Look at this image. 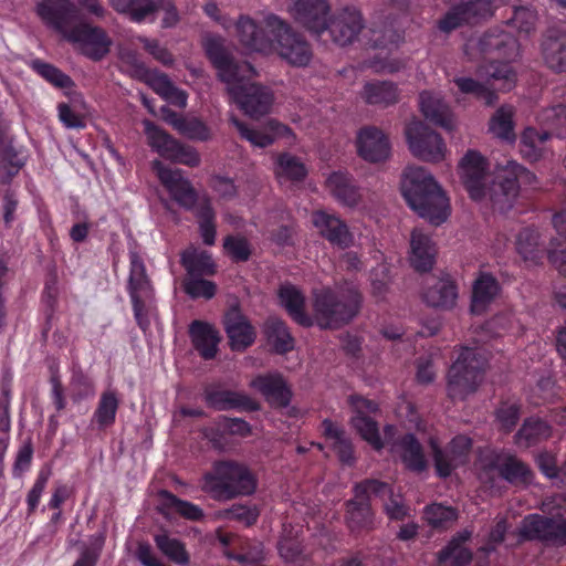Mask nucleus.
<instances>
[{"label": "nucleus", "instance_id": "f257e3e1", "mask_svg": "<svg viewBox=\"0 0 566 566\" xmlns=\"http://www.w3.org/2000/svg\"><path fill=\"white\" fill-rule=\"evenodd\" d=\"M401 193L408 206L431 224L440 226L450 216L448 197L423 167L412 166L403 171Z\"/></svg>", "mask_w": 566, "mask_h": 566}, {"label": "nucleus", "instance_id": "f03ea898", "mask_svg": "<svg viewBox=\"0 0 566 566\" xmlns=\"http://www.w3.org/2000/svg\"><path fill=\"white\" fill-rule=\"evenodd\" d=\"M363 303L354 285L323 287L313 292L314 324L322 329H336L350 323Z\"/></svg>", "mask_w": 566, "mask_h": 566}, {"label": "nucleus", "instance_id": "7ed1b4c3", "mask_svg": "<svg viewBox=\"0 0 566 566\" xmlns=\"http://www.w3.org/2000/svg\"><path fill=\"white\" fill-rule=\"evenodd\" d=\"M201 481V490L218 502L251 495L258 485L255 476L245 464L231 460L214 462Z\"/></svg>", "mask_w": 566, "mask_h": 566}, {"label": "nucleus", "instance_id": "20e7f679", "mask_svg": "<svg viewBox=\"0 0 566 566\" xmlns=\"http://www.w3.org/2000/svg\"><path fill=\"white\" fill-rule=\"evenodd\" d=\"M489 366L488 353L479 347H462L448 371V396L463 400L478 390Z\"/></svg>", "mask_w": 566, "mask_h": 566}, {"label": "nucleus", "instance_id": "39448f33", "mask_svg": "<svg viewBox=\"0 0 566 566\" xmlns=\"http://www.w3.org/2000/svg\"><path fill=\"white\" fill-rule=\"evenodd\" d=\"M128 256L129 272L126 291L130 298L134 318L137 325L146 331L150 325L149 315L155 307V287L139 253L129 251Z\"/></svg>", "mask_w": 566, "mask_h": 566}, {"label": "nucleus", "instance_id": "423d86ee", "mask_svg": "<svg viewBox=\"0 0 566 566\" xmlns=\"http://www.w3.org/2000/svg\"><path fill=\"white\" fill-rule=\"evenodd\" d=\"M537 184L532 171L515 161H507L497 170L489 188V200L495 210L505 212L513 207L522 186L535 188Z\"/></svg>", "mask_w": 566, "mask_h": 566}, {"label": "nucleus", "instance_id": "0eeeda50", "mask_svg": "<svg viewBox=\"0 0 566 566\" xmlns=\"http://www.w3.org/2000/svg\"><path fill=\"white\" fill-rule=\"evenodd\" d=\"M265 27L274 36L273 53L295 67L307 66L313 59V51L310 43L280 17L268 14Z\"/></svg>", "mask_w": 566, "mask_h": 566}, {"label": "nucleus", "instance_id": "6e6552de", "mask_svg": "<svg viewBox=\"0 0 566 566\" xmlns=\"http://www.w3.org/2000/svg\"><path fill=\"white\" fill-rule=\"evenodd\" d=\"M255 75L256 72L252 66L251 72H240L237 80L226 83L233 102L252 118L268 114L274 101L273 93L269 87L251 82Z\"/></svg>", "mask_w": 566, "mask_h": 566}, {"label": "nucleus", "instance_id": "1a4fd4ad", "mask_svg": "<svg viewBox=\"0 0 566 566\" xmlns=\"http://www.w3.org/2000/svg\"><path fill=\"white\" fill-rule=\"evenodd\" d=\"M388 484L378 480H365L354 485V499L346 502V523L352 532H368L375 528L370 494L386 492Z\"/></svg>", "mask_w": 566, "mask_h": 566}, {"label": "nucleus", "instance_id": "9d476101", "mask_svg": "<svg viewBox=\"0 0 566 566\" xmlns=\"http://www.w3.org/2000/svg\"><path fill=\"white\" fill-rule=\"evenodd\" d=\"M518 535L525 541H536L556 547L566 546V516L533 513L526 515L520 525Z\"/></svg>", "mask_w": 566, "mask_h": 566}, {"label": "nucleus", "instance_id": "9b49d317", "mask_svg": "<svg viewBox=\"0 0 566 566\" xmlns=\"http://www.w3.org/2000/svg\"><path fill=\"white\" fill-rule=\"evenodd\" d=\"M410 151L419 159L438 163L444 158L446 144L442 137L419 120L410 122L405 129Z\"/></svg>", "mask_w": 566, "mask_h": 566}, {"label": "nucleus", "instance_id": "f8f14e48", "mask_svg": "<svg viewBox=\"0 0 566 566\" xmlns=\"http://www.w3.org/2000/svg\"><path fill=\"white\" fill-rule=\"evenodd\" d=\"M65 40L76 44L80 51L93 61H99L106 56L113 43L102 28L88 23H80L73 27L66 33Z\"/></svg>", "mask_w": 566, "mask_h": 566}, {"label": "nucleus", "instance_id": "ddd939ff", "mask_svg": "<svg viewBox=\"0 0 566 566\" xmlns=\"http://www.w3.org/2000/svg\"><path fill=\"white\" fill-rule=\"evenodd\" d=\"M429 443L437 473L441 478L451 475L453 470L469 461L472 440L465 436L454 437L444 450L439 447L434 438H430Z\"/></svg>", "mask_w": 566, "mask_h": 566}, {"label": "nucleus", "instance_id": "4468645a", "mask_svg": "<svg viewBox=\"0 0 566 566\" xmlns=\"http://www.w3.org/2000/svg\"><path fill=\"white\" fill-rule=\"evenodd\" d=\"M153 169L170 197L184 209L192 210L198 201V193L181 169H170L159 160L153 161Z\"/></svg>", "mask_w": 566, "mask_h": 566}, {"label": "nucleus", "instance_id": "2eb2a0df", "mask_svg": "<svg viewBox=\"0 0 566 566\" xmlns=\"http://www.w3.org/2000/svg\"><path fill=\"white\" fill-rule=\"evenodd\" d=\"M364 28L363 14L355 7L343 8L326 21V32L331 35L332 41L340 46L353 43Z\"/></svg>", "mask_w": 566, "mask_h": 566}, {"label": "nucleus", "instance_id": "dca6fc26", "mask_svg": "<svg viewBox=\"0 0 566 566\" xmlns=\"http://www.w3.org/2000/svg\"><path fill=\"white\" fill-rule=\"evenodd\" d=\"M235 33L240 44L250 52L262 54H272L274 48V36L263 23L247 14H241L235 22Z\"/></svg>", "mask_w": 566, "mask_h": 566}, {"label": "nucleus", "instance_id": "f3484780", "mask_svg": "<svg viewBox=\"0 0 566 566\" xmlns=\"http://www.w3.org/2000/svg\"><path fill=\"white\" fill-rule=\"evenodd\" d=\"M329 10L327 0H298L290 8L295 21L316 38H321L326 32Z\"/></svg>", "mask_w": 566, "mask_h": 566}, {"label": "nucleus", "instance_id": "a211bd4d", "mask_svg": "<svg viewBox=\"0 0 566 566\" xmlns=\"http://www.w3.org/2000/svg\"><path fill=\"white\" fill-rule=\"evenodd\" d=\"M486 170L485 158L475 150H469L461 160V180L473 200L489 197V190H485Z\"/></svg>", "mask_w": 566, "mask_h": 566}, {"label": "nucleus", "instance_id": "6ab92c4d", "mask_svg": "<svg viewBox=\"0 0 566 566\" xmlns=\"http://www.w3.org/2000/svg\"><path fill=\"white\" fill-rule=\"evenodd\" d=\"M205 51L209 60L218 70L220 80L224 83H231L237 80L240 72H251L252 65L248 62H234L223 46V40L220 36H209L205 41Z\"/></svg>", "mask_w": 566, "mask_h": 566}, {"label": "nucleus", "instance_id": "aec40b11", "mask_svg": "<svg viewBox=\"0 0 566 566\" xmlns=\"http://www.w3.org/2000/svg\"><path fill=\"white\" fill-rule=\"evenodd\" d=\"M36 13L50 28L66 38L76 15V8L70 0H41L36 4Z\"/></svg>", "mask_w": 566, "mask_h": 566}, {"label": "nucleus", "instance_id": "412c9836", "mask_svg": "<svg viewBox=\"0 0 566 566\" xmlns=\"http://www.w3.org/2000/svg\"><path fill=\"white\" fill-rule=\"evenodd\" d=\"M312 223L318 233L332 245L347 249L354 242V235L346 222L334 213H328L324 210L313 211Z\"/></svg>", "mask_w": 566, "mask_h": 566}, {"label": "nucleus", "instance_id": "4be33fe9", "mask_svg": "<svg viewBox=\"0 0 566 566\" xmlns=\"http://www.w3.org/2000/svg\"><path fill=\"white\" fill-rule=\"evenodd\" d=\"M223 324L232 350L243 352L254 343L255 331L238 307L226 313Z\"/></svg>", "mask_w": 566, "mask_h": 566}, {"label": "nucleus", "instance_id": "5701e85b", "mask_svg": "<svg viewBox=\"0 0 566 566\" xmlns=\"http://www.w3.org/2000/svg\"><path fill=\"white\" fill-rule=\"evenodd\" d=\"M325 188L344 207L355 208L363 200L360 188L347 171L338 170L331 172L325 179Z\"/></svg>", "mask_w": 566, "mask_h": 566}, {"label": "nucleus", "instance_id": "b1692460", "mask_svg": "<svg viewBox=\"0 0 566 566\" xmlns=\"http://www.w3.org/2000/svg\"><path fill=\"white\" fill-rule=\"evenodd\" d=\"M206 403L216 410L258 411L260 403L248 394L234 390L207 388L203 394Z\"/></svg>", "mask_w": 566, "mask_h": 566}, {"label": "nucleus", "instance_id": "393cba45", "mask_svg": "<svg viewBox=\"0 0 566 566\" xmlns=\"http://www.w3.org/2000/svg\"><path fill=\"white\" fill-rule=\"evenodd\" d=\"M273 408H286L292 398L291 388L280 374L259 375L250 382Z\"/></svg>", "mask_w": 566, "mask_h": 566}, {"label": "nucleus", "instance_id": "a878e982", "mask_svg": "<svg viewBox=\"0 0 566 566\" xmlns=\"http://www.w3.org/2000/svg\"><path fill=\"white\" fill-rule=\"evenodd\" d=\"M230 122L239 130L240 136L251 143V145L265 148L272 145L276 138L292 135V130L286 125L276 120H269L262 129L248 127L240 122L234 115L230 116Z\"/></svg>", "mask_w": 566, "mask_h": 566}, {"label": "nucleus", "instance_id": "bb28decb", "mask_svg": "<svg viewBox=\"0 0 566 566\" xmlns=\"http://www.w3.org/2000/svg\"><path fill=\"white\" fill-rule=\"evenodd\" d=\"M390 452L398 457L409 471L421 473L428 468L422 446L412 433H406L394 441L390 444Z\"/></svg>", "mask_w": 566, "mask_h": 566}, {"label": "nucleus", "instance_id": "cd10ccee", "mask_svg": "<svg viewBox=\"0 0 566 566\" xmlns=\"http://www.w3.org/2000/svg\"><path fill=\"white\" fill-rule=\"evenodd\" d=\"M478 46L483 54H495L497 57L505 60H514L520 51L516 38L501 29H492L485 32L480 38Z\"/></svg>", "mask_w": 566, "mask_h": 566}, {"label": "nucleus", "instance_id": "c85d7f7f", "mask_svg": "<svg viewBox=\"0 0 566 566\" xmlns=\"http://www.w3.org/2000/svg\"><path fill=\"white\" fill-rule=\"evenodd\" d=\"M357 148L359 156L370 163L384 161L390 155L388 138L376 127L360 129Z\"/></svg>", "mask_w": 566, "mask_h": 566}, {"label": "nucleus", "instance_id": "c756f323", "mask_svg": "<svg viewBox=\"0 0 566 566\" xmlns=\"http://www.w3.org/2000/svg\"><path fill=\"white\" fill-rule=\"evenodd\" d=\"M544 64L555 73L566 72V32L548 30L541 42Z\"/></svg>", "mask_w": 566, "mask_h": 566}, {"label": "nucleus", "instance_id": "7c9ffc66", "mask_svg": "<svg viewBox=\"0 0 566 566\" xmlns=\"http://www.w3.org/2000/svg\"><path fill=\"white\" fill-rule=\"evenodd\" d=\"M423 302L434 308L451 310L458 300V287L448 279H430L422 291Z\"/></svg>", "mask_w": 566, "mask_h": 566}, {"label": "nucleus", "instance_id": "2f4dec72", "mask_svg": "<svg viewBox=\"0 0 566 566\" xmlns=\"http://www.w3.org/2000/svg\"><path fill=\"white\" fill-rule=\"evenodd\" d=\"M279 298L282 307L295 323L304 327L314 325V315L311 316L306 312V298L300 289L292 284L281 285Z\"/></svg>", "mask_w": 566, "mask_h": 566}, {"label": "nucleus", "instance_id": "473e14b6", "mask_svg": "<svg viewBox=\"0 0 566 566\" xmlns=\"http://www.w3.org/2000/svg\"><path fill=\"white\" fill-rule=\"evenodd\" d=\"M494 470L511 484H527L532 480V471L516 457L509 455L497 465L484 468L480 473V479L483 482L491 481Z\"/></svg>", "mask_w": 566, "mask_h": 566}, {"label": "nucleus", "instance_id": "72a5a7b5", "mask_svg": "<svg viewBox=\"0 0 566 566\" xmlns=\"http://www.w3.org/2000/svg\"><path fill=\"white\" fill-rule=\"evenodd\" d=\"M189 335L193 347L203 359H212L218 352L219 332L209 323L193 321L189 326Z\"/></svg>", "mask_w": 566, "mask_h": 566}, {"label": "nucleus", "instance_id": "f704fd0d", "mask_svg": "<svg viewBox=\"0 0 566 566\" xmlns=\"http://www.w3.org/2000/svg\"><path fill=\"white\" fill-rule=\"evenodd\" d=\"M360 96L368 105L386 108L399 102L400 90L391 81H371L365 83Z\"/></svg>", "mask_w": 566, "mask_h": 566}, {"label": "nucleus", "instance_id": "c9c22d12", "mask_svg": "<svg viewBox=\"0 0 566 566\" xmlns=\"http://www.w3.org/2000/svg\"><path fill=\"white\" fill-rule=\"evenodd\" d=\"M411 253L410 263L419 272H428L436 262V245L421 230L415 229L410 240Z\"/></svg>", "mask_w": 566, "mask_h": 566}, {"label": "nucleus", "instance_id": "e433bc0d", "mask_svg": "<svg viewBox=\"0 0 566 566\" xmlns=\"http://www.w3.org/2000/svg\"><path fill=\"white\" fill-rule=\"evenodd\" d=\"M501 291L499 281L490 273L481 272L472 287L471 312L484 313Z\"/></svg>", "mask_w": 566, "mask_h": 566}, {"label": "nucleus", "instance_id": "4c0bfd02", "mask_svg": "<svg viewBox=\"0 0 566 566\" xmlns=\"http://www.w3.org/2000/svg\"><path fill=\"white\" fill-rule=\"evenodd\" d=\"M419 106L423 116L434 124L451 129L452 117L449 106L440 97L430 91H423L419 95Z\"/></svg>", "mask_w": 566, "mask_h": 566}, {"label": "nucleus", "instance_id": "58836bf2", "mask_svg": "<svg viewBox=\"0 0 566 566\" xmlns=\"http://www.w3.org/2000/svg\"><path fill=\"white\" fill-rule=\"evenodd\" d=\"M471 537V532L458 533L448 545L438 553V560L447 566H469L472 560V553L464 547V543Z\"/></svg>", "mask_w": 566, "mask_h": 566}, {"label": "nucleus", "instance_id": "ea45409f", "mask_svg": "<svg viewBox=\"0 0 566 566\" xmlns=\"http://www.w3.org/2000/svg\"><path fill=\"white\" fill-rule=\"evenodd\" d=\"M112 8L119 14L126 15L132 22L143 23L154 21L156 0H108Z\"/></svg>", "mask_w": 566, "mask_h": 566}, {"label": "nucleus", "instance_id": "a19ab883", "mask_svg": "<svg viewBox=\"0 0 566 566\" xmlns=\"http://www.w3.org/2000/svg\"><path fill=\"white\" fill-rule=\"evenodd\" d=\"M515 249L525 262L532 264H538L545 251L538 231L531 228H524L518 232Z\"/></svg>", "mask_w": 566, "mask_h": 566}, {"label": "nucleus", "instance_id": "79ce46f5", "mask_svg": "<svg viewBox=\"0 0 566 566\" xmlns=\"http://www.w3.org/2000/svg\"><path fill=\"white\" fill-rule=\"evenodd\" d=\"M181 264L190 277L213 275L216 263L207 251L190 248L182 252Z\"/></svg>", "mask_w": 566, "mask_h": 566}, {"label": "nucleus", "instance_id": "37998d69", "mask_svg": "<svg viewBox=\"0 0 566 566\" xmlns=\"http://www.w3.org/2000/svg\"><path fill=\"white\" fill-rule=\"evenodd\" d=\"M264 334L277 354H285L294 348V338L286 324L279 317L266 319Z\"/></svg>", "mask_w": 566, "mask_h": 566}, {"label": "nucleus", "instance_id": "c03bdc74", "mask_svg": "<svg viewBox=\"0 0 566 566\" xmlns=\"http://www.w3.org/2000/svg\"><path fill=\"white\" fill-rule=\"evenodd\" d=\"M549 137L551 133L547 130L538 132L534 127H526L520 139L522 156L530 161L538 160L544 154L545 144Z\"/></svg>", "mask_w": 566, "mask_h": 566}, {"label": "nucleus", "instance_id": "a18cd8bd", "mask_svg": "<svg viewBox=\"0 0 566 566\" xmlns=\"http://www.w3.org/2000/svg\"><path fill=\"white\" fill-rule=\"evenodd\" d=\"M157 495L161 501L163 507L172 510L185 520L199 522L205 517V512L199 505L181 500L167 490H159Z\"/></svg>", "mask_w": 566, "mask_h": 566}, {"label": "nucleus", "instance_id": "49530a36", "mask_svg": "<svg viewBox=\"0 0 566 566\" xmlns=\"http://www.w3.org/2000/svg\"><path fill=\"white\" fill-rule=\"evenodd\" d=\"M551 434L552 427L546 421L532 417L523 422L515 434V439L517 444L528 448L548 439Z\"/></svg>", "mask_w": 566, "mask_h": 566}, {"label": "nucleus", "instance_id": "de8ad7c7", "mask_svg": "<svg viewBox=\"0 0 566 566\" xmlns=\"http://www.w3.org/2000/svg\"><path fill=\"white\" fill-rule=\"evenodd\" d=\"M119 399L115 390H105L101 394L92 421L97 423L98 429H105L114 424L116 420Z\"/></svg>", "mask_w": 566, "mask_h": 566}, {"label": "nucleus", "instance_id": "09e8293b", "mask_svg": "<svg viewBox=\"0 0 566 566\" xmlns=\"http://www.w3.org/2000/svg\"><path fill=\"white\" fill-rule=\"evenodd\" d=\"M323 429L332 449L338 455L340 462L352 464L354 461L353 447L346 438L345 432L335 426L331 420L323 421Z\"/></svg>", "mask_w": 566, "mask_h": 566}, {"label": "nucleus", "instance_id": "8fccbe9b", "mask_svg": "<svg viewBox=\"0 0 566 566\" xmlns=\"http://www.w3.org/2000/svg\"><path fill=\"white\" fill-rule=\"evenodd\" d=\"M167 120L176 130L190 139L206 142L211 138L209 127L198 118H186L172 113Z\"/></svg>", "mask_w": 566, "mask_h": 566}, {"label": "nucleus", "instance_id": "3c124183", "mask_svg": "<svg viewBox=\"0 0 566 566\" xmlns=\"http://www.w3.org/2000/svg\"><path fill=\"white\" fill-rule=\"evenodd\" d=\"M536 120L547 132L558 137L566 136V105L558 104L541 109L536 115Z\"/></svg>", "mask_w": 566, "mask_h": 566}, {"label": "nucleus", "instance_id": "603ef678", "mask_svg": "<svg viewBox=\"0 0 566 566\" xmlns=\"http://www.w3.org/2000/svg\"><path fill=\"white\" fill-rule=\"evenodd\" d=\"M149 85L164 99L184 108L187 105V94L177 88L169 77L163 73H154L149 76Z\"/></svg>", "mask_w": 566, "mask_h": 566}, {"label": "nucleus", "instance_id": "864d4df0", "mask_svg": "<svg viewBox=\"0 0 566 566\" xmlns=\"http://www.w3.org/2000/svg\"><path fill=\"white\" fill-rule=\"evenodd\" d=\"M158 549L171 562L187 566L190 562L185 544L178 538L170 537L167 533L157 534L154 537Z\"/></svg>", "mask_w": 566, "mask_h": 566}, {"label": "nucleus", "instance_id": "5fc2aeb1", "mask_svg": "<svg viewBox=\"0 0 566 566\" xmlns=\"http://www.w3.org/2000/svg\"><path fill=\"white\" fill-rule=\"evenodd\" d=\"M513 115V107L501 106L490 120V132L500 139L513 143L516 137Z\"/></svg>", "mask_w": 566, "mask_h": 566}, {"label": "nucleus", "instance_id": "6e6d98bb", "mask_svg": "<svg viewBox=\"0 0 566 566\" xmlns=\"http://www.w3.org/2000/svg\"><path fill=\"white\" fill-rule=\"evenodd\" d=\"M144 125L149 146L161 157L167 159L178 140L149 120H146Z\"/></svg>", "mask_w": 566, "mask_h": 566}, {"label": "nucleus", "instance_id": "4d7b16f0", "mask_svg": "<svg viewBox=\"0 0 566 566\" xmlns=\"http://www.w3.org/2000/svg\"><path fill=\"white\" fill-rule=\"evenodd\" d=\"M458 6L467 25L476 24L494 13L491 0H469L458 3Z\"/></svg>", "mask_w": 566, "mask_h": 566}, {"label": "nucleus", "instance_id": "13d9d810", "mask_svg": "<svg viewBox=\"0 0 566 566\" xmlns=\"http://www.w3.org/2000/svg\"><path fill=\"white\" fill-rule=\"evenodd\" d=\"M402 40L403 36L398 30L394 29L391 25H382L370 29L368 43L373 49H381L391 52L394 49L398 48Z\"/></svg>", "mask_w": 566, "mask_h": 566}, {"label": "nucleus", "instance_id": "bf43d9fd", "mask_svg": "<svg viewBox=\"0 0 566 566\" xmlns=\"http://www.w3.org/2000/svg\"><path fill=\"white\" fill-rule=\"evenodd\" d=\"M502 2L513 9L512 17L506 21L509 25L526 34L535 30L536 14L533 10L517 4V0H502Z\"/></svg>", "mask_w": 566, "mask_h": 566}, {"label": "nucleus", "instance_id": "052dcab7", "mask_svg": "<svg viewBox=\"0 0 566 566\" xmlns=\"http://www.w3.org/2000/svg\"><path fill=\"white\" fill-rule=\"evenodd\" d=\"M260 512L255 505L233 504L232 506L219 510L216 517L221 521H235L245 526L256 523Z\"/></svg>", "mask_w": 566, "mask_h": 566}, {"label": "nucleus", "instance_id": "680f3d73", "mask_svg": "<svg viewBox=\"0 0 566 566\" xmlns=\"http://www.w3.org/2000/svg\"><path fill=\"white\" fill-rule=\"evenodd\" d=\"M276 176L289 180L301 181L307 175V169L303 161L291 154L284 153L277 158Z\"/></svg>", "mask_w": 566, "mask_h": 566}, {"label": "nucleus", "instance_id": "e2e57ef3", "mask_svg": "<svg viewBox=\"0 0 566 566\" xmlns=\"http://www.w3.org/2000/svg\"><path fill=\"white\" fill-rule=\"evenodd\" d=\"M352 423L360 437L374 449L380 450L384 447V442L379 434L378 423L369 416H354L352 418Z\"/></svg>", "mask_w": 566, "mask_h": 566}, {"label": "nucleus", "instance_id": "0e129e2a", "mask_svg": "<svg viewBox=\"0 0 566 566\" xmlns=\"http://www.w3.org/2000/svg\"><path fill=\"white\" fill-rule=\"evenodd\" d=\"M454 83L461 93L473 94L478 98L482 99L488 106L493 105L497 99V96L493 91L471 77H457L454 78Z\"/></svg>", "mask_w": 566, "mask_h": 566}, {"label": "nucleus", "instance_id": "69168bd1", "mask_svg": "<svg viewBox=\"0 0 566 566\" xmlns=\"http://www.w3.org/2000/svg\"><path fill=\"white\" fill-rule=\"evenodd\" d=\"M52 475V470L50 467H42L34 480L32 488L29 490L25 502L28 505V515H31L35 512L39 506L40 500L46 489L48 482Z\"/></svg>", "mask_w": 566, "mask_h": 566}, {"label": "nucleus", "instance_id": "338daca9", "mask_svg": "<svg viewBox=\"0 0 566 566\" xmlns=\"http://www.w3.org/2000/svg\"><path fill=\"white\" fill-rule=\"evenodd\" d=\"M486 74L491 80L499 82L497 90L500 91L507 92L515 86L516 73L509 63H491Z\"/></svg>", "mask_w": 566, "mask_h": 566}, {"label": "nucleus", "instance_id": "774afa93", "mask_svg": "<svg viewBox=\"0 0 566 566\" xmlns=\"http://www.w3.org/2000/svg\"><path fill=\"white\" fill-rule=\"evenodd\" d=\"M31 66L40 76L56 87L67 88L73 84L69 75L50 63L34 60Z\"/></svg>", "mask_w": 566, "mask_h": 566}]
</instances>
